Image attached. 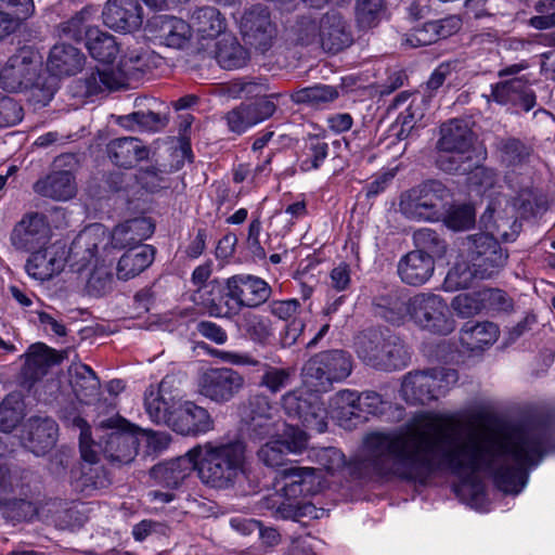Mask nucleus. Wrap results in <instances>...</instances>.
Masks as SVG:
<instances>
[{
  "mask_svg": "<svg viewBox=\"0 0 555 555\" xmlns=\"http://www.w3.org/2000/svg\"><path fill=\"white\" fill-rule=\"evenodd\" d=\"M553 431L550 417H535L519 426L462 435L454 416L427 412L405 428L370 434L365 446L377 474L426 485L435 473L448 469L461 478L454 486L456 495L479 507L485 485L478 473L490 474L504 493L518 494L527 483L528 468L543 459Z\"/></svg>",
  "mask_w": 555,
  "mask_h": 555,
  "instance_id": "nucleus-1",
  "label": "nucleus"
},
{
  "mask_svg": "<svg viewBox=\"0 0 555 555\" xmlns=\"http://www.w3.org/2000/svg\"><path fill=\"white\" fill-rule=\"evenodd\" d=\"M73 425L80 429L79 449L85 462L98 463L103 454L112 463L129 464L138 454L139 428L117 413L96 417L98 441L92 439L87 422L80 416L73 418Z\"/></svg>",
  "mask_w": 555,
  "mask_h": 555,
  "instance_id": "nucleus-2",
  "label": "nucleus"
},
{
  "mask_svg": "<svg viewBox=\"0 0 555 555\" xmlns=\"http://www.w3.org/2000/svg\"><path fill=\"white\" fill-rule=\"evenodd\" d=\"M201 481L215 489L233 488L246 472V443L240 438H222L191 449Z\"/></svg>",
  "mask_w": 555,
  "mask_h": 555,
  "instance_id": "nucleus-3",
  "label": "nucleus"
},
{
  "mask_svg": "<svg viewBox=\"0 0 555 555\" xmlns=\"http://www.w3.org/2000/svg\"><path fill=\"white\" fill-rule=\"evenodd\" d=\"M354 350L364 364L386 372L404 369L411 359L402 339L389 330H364L356 337Z\"/></svg>",
  "mask_w": 555,
  "mask_h": 555,
  "instance_id": "nucleus-4",
  "label": "nucleus"
},
{
  "mask_svg": "<svg viewBox=\"0 0 555 555\" xmlns=\"http://www.w3.org/2000/svg\"><path fill=\"white\" fill-rule=\"evenodd\" d=\"M450 190L438 180H427L400 195L399 210L409 220L436 222L448 211Z\"/></svg>",
  "mask_w": 555,
  "mask_h": 555,
  "instance_id": "nucleus-5",
  "label": "nucleus"
},
{
  "mask_svg": "<svg viewBox=\"0 0 555 555\" xmlns=\"http://www.w3.org/2000/svg\"><path fill=\"white\" fill-rule=\"evenodd\" d=\"M352 357L341 349L321 351L312 356L301 370L306 386L327 392L334 383L345 380L352 372Z\"/></svg>",
  "mask_w": 555,
  "mask_h": 555,
  "instance_id": "nucleus-6",
  "label": "nucleus"
},
{
  "mask_svg": "<svg viewBox=\"0 0 555 555\" xmlns=\"http://www.w3.org/2000/svg\"><path fill=\"white\" fill-rule=\"evenodd\" d=\"M459 380V373L450 367H434L409 372L401 384V393L411 404H427L444 396Z\"/></svg>",
  "mask_w": 555,
  "mask_h": 555,
  "instance_id": "nucleus-7",
  "label": "nucleus"
},
{
  "mask_svg": "<svg viewBox=\"0 0 555 555\" xmlns=\"http://www.w3.org/2000/svg\"><path fill=\"white\" fill-rule=\"evenodd\" d=\"M464 255L474 266L479 280H488L498 275L507 263L508 251L496 237L483 232L467 235L463 241Z\"/></svg>",
  "mask_w": 555,
  "mask_h": 555,
  "instance_id": "nucleus-8",
  "label": "nucleus"
},
{
  "mask_svg": "<svg viewBox=\"0 0 555 555\" xmlns=\"http://www.w3.org/2000/svg\"><path fill=\"white\" fill-rule=\"evenodd\" d=\"M320 392L308 386L286 392L281 399L285 414L289 418L297 420L307 429L317 433L325 431L327 411Z\"/></svg>",
  "mask_w": 555,
  "mask_h": 555,
  "instance_id": "nucleus-9",
  "label": "nucleus"
},
{
  "mask_svg": "<svg viewBox=\"0 0 555 555\" xmlns=\"http://www.w3.org/2000/svg\"><path fill=\"white\" fill-rule=\"evenodd\" d=\"M410 317L433 334L449 335L455 328L449 306L439 295L421 293L410 298Z\"/></svg>",
  "mask_w": 555,
  "mask_h": 555,
  "instance_id": "nucleus-10",
  "label": "nucleus"
},
{
  "mask_svg": "<svg viewBox=\"0 0 555 555\" xmlns=\"http://www.w3.org/2000/svg\"><path fill=\"white\" fill-rule=\"evenodd\" d=\"M199 392L216 403H227L245 386L244 376L231 367H209L199 378Z\"/></svg>",
  "mask_w": 555,
  "mask_h": 555,
  "instance_id": "nucleus-11",
  "label": "nucleus"
},
{
  "mask_svg": "<svg viewBox=\"0 0 555 555\" xmlns=\"http://www.w3.org/2000/svg\"><path fill=\"white\" fill-rule=\"evenodd\" d=\"M318 487L309 482L295 483L283 481L280 491L267 496L263 500V506L272 511L275 518L297 519L304 515V506L300 505L299 499L313 494Z\"/></svg>",
  "mask_w": 555,
  "mask_h": 555,
  "instance_id": "nucleus-12",
  "label": "nucleus"
},
{
  "mask_svg": "<svg viewBox=\"0 0 555 555\" xmlns=\"http://www.w3.org/2000/svg\"><path fill=\"white\" fill-rule=\"evenodd\" d=\"M241 34L245 42L261 53L267 52L276 36L268 8L257 4L247 10L241 18Z\"/></svg>",
  "mask_w": 555,
  "mask_h": 555,
  "instance_id": "nucleus-13",
  "label": "nucleus"
},
{
  "mask_svg": "<svg viewBox=\"0 0 555 555\" xmlns=\"http://www.w3.org/2000/svg\"><path fill=\"white\" fill-rule=\"evenodd\" d=\"M67 258L66 245L55 242L33 251L26 260L25 270L34 280L49 281L64 270Z\"/></svg>",
  "mask_w": 555,
  "mask_h": 555,
  "instance_id": "nucleus-14",
  "label": "nucleus"
},
{
  "mask_svg": "<svg viewBox=\"0 0 555 555\" xmlns=\"http://www.w3.org/2000/svg\"><path fill=\"white\" fill-rule=\"evenodd\" d=\"M181 398L171 390V379L166 376L157 388L150 387L144 395V408L151 421L171 427Z\"/></svg>",
  "mask_w": 555,
  "mask_h": 555,
  "instance_id": "nucleus-15",
  "label": "nucleus"
},
{
  "mask_svg": "<svg viewBox=\"0 0 555 555\" xmlns=\"http://www.w3.org/2000/svg\"><path fill=\"white\" fill-rule=\"evenodd\" d=\"M145 30L153 40L173 49H183L192 36L191 25L173 15H154Z\"/></svg>",
  "mask_w": 555,
  "mask_h": 555,
  "instance_id": "nucleus-16",
  "label": "nucleus"
},
{
  "mask_svg": "<svg viewBox=\"0 0 555 555\" xmlns=\"http://www.w3.org/2000/svg\"><path fill=\"white\" fill-rule=\"evenodd\" d=\"M490 98L500 105H513L525 112L537 105V94L526 75L491 85Z\"/></svg>",
  "mask_w": 555,
  "mask_h": 555,
  "instance_id": "nucleus-17",
  "label": "nucleus"
},
{
  "mask_svg": "<svg viewBox=\"0 0 555 555\" xmlns=\"http://www.w3.org/2000/svg\"><path fill=\"white\" fill-rule=\"evenodd\" d=\"M49 234L50 227L44 215L29 212L14 225L10 241L15 249L29 251L46 245Z\"/></svg>",
  "mask_w": 555,
  "mask_h": 555,
  "instance_id": "nucleus-18",
  "label": "nucleus"
},
{
  "mask_svg": "<svg viewBox=\"0 0 555 555\" xmlns=\"http://www.w3.org/2000/svg\"><path fill=\"white\" fill-rule=\"evenodd\" d=\"M103 23L118 33H133L143 23L139 0H107L102 12Z\"/></svg>",
  "mask_w": 555,
  "mask_h": 555,
  "instance_id": "nucleus-19",
  "label": "nucleus"
},
{
  "mask_svg": "<svg viewBox=\"0 0 555 555\" xmlns=\"http://www.w3.org/2000/svg\"><path fill=\"white\" fill-rule=\"evenodd\" d=\"M231 296L241 308H258L269 300L272 295L271 286L261 278L240 273L227 279Z\"/></svg>",
  "mask_w": 555,
  "mask_h": 555,
  "instance_id": "nucleus-20",
  "label": "nucleus"
},
{
  "mask_svg": "<svg viewBox=\"0 0 555 555\" xmlns=\"http://www.w3.org/2000/svg\"><path fill=\"white\" fill-rule=\"evenodd\" d=\"M276 111V104L268 99L243 102L224 116L229 130L242 134L250 127L270 118Z\"/></svg>",
  "mask_w": 555,
  "mask_h": 555,
  "instance_id": "nucleus-21",
  "label": "nucleus"
},
{
  "mask_svg": "<svg viewBox=\"0 0 555 555\" xmlns=\"http://www.w3.org/2000/svg\"><path fill=\"white\" fill-rule=\"evenodd\" d=\"M215 354L222 361L233 365L257 366V371L262 372L259 385L266 387L272 393L279 392L289 383L291 374L287 369L274 367L268 363H262L248 354L238 352L218 350Z\"/></svg>",
  "mask_w": 555,
  "mask_h": 555,
  "instance_id": "nucleus-22",
  "label": "nucleus"
},
{
  "mask_svg": "<svg viewBox=\"0 0 555 555\" xmlns=\"http://www.w3.org/2000/svg\"><path fill=\"white\" fill-rule=\"evenodd\" d=\"M353 42L350 25L336 11L326 12L321 17L320 48L328 53H338Z\"/></svg>",
  "mask_w": 555,
  "mask_h": 555,
  "instance_id": "nucleus-23",
  "label": "nucleus"
},
{
  "mask_svg": "<svg viewBox=\"0 0 555 555\" xmlns=\"http://www.w3.org/2000/svg\"><path fill=\"white\" fill-rule=\"evenodd\" d=\"M170 428L180 435L196 437L211 430L214 421L206 409L181 400Z\"/></svg>",
  "mask_w": 555,
  "mask_h": 555,
  "instance_id": "nucleus-24",
  "label": "nucleus"
},
{
  "mask_svg": "<svg viewBox=\"0 0 555 555\" xmlns=\"http://www.w3.org/2000/svg\"><path fill=\"white\" fill-rule=\"evenodd\" d=\"M436 149L440 153L467 154L473 147L475 134L469 122L453 118L441 124Z\"/></svg>",
  "mask_w": 555,
  "mask_h": 555,
  "instance_id": "nucleus-25",
  "label": "nucleus"
},
{
  "mask_svg": "<svg viewBox=\"0 0 555 555\" xmlns=\"http://www.w3.org/2000/svg\"><path fill=\"white\" fill-rule=\"evenodd\" d=\"M64 358L63 353L42 343L30 346L21 372L22 385L30 388L35 382L47 374L50 366L60 364Z\"/></svg>",
  "mask_w": 555,
  "mask_h": 555,
  "instance_id": "nucleus-26",
  "label": "nucleus"
},
{
  "mask_svg": "<svg viewBox=\"0 0 555 555\" xmlns=\"http://www.w3.org/2000/svg\"><path fill=\"white\" fill-rule=\"evenodd\" d=\"M108 244V233L100 224L88 227L80 232L73 241L68 251V257L77 259L80 262V269L87 267L95 260L98 264V254L100 247L105 251Z\"/></svg>",
  "mask_w": 555,
  "mask_h": 555,
  "instance_id": "nucleus-27",
  "label": "nucleus"
},
{
  "mask_svg": "<svg viewBox=\"0 0 555 555\" xmlns=\"http://www.w3.org/2000/svg\"><path fill=\"white\" fill-rule=\"evenodd\" d=\"M57 437V425L51 417H30L24 426L22 440L36 455L44 454L51 449Z\"/></svg>",
  "mask_w": 555,
  "mask_h": 555,
  "instance_id": "nucleus-28",
  "label": "nucleus"
},
{
  "mask_svg": "<svg viewBox=\"0 0 555 555\" xmlns=\"http://www.w3.org/2000/svg\"><path fill=\"white\" fill-rule=\"evenodd\" d=\"M36 64L24 53L11 56L0 70V87L9 92H21L36 77Z\"/></svg>",
  "mask_w": 555,
  "mask_h": 555,
  "instance_id": "nucleus-29",
  "label": "nucleus"
},
{
  "mask_svg": "<svg viewBox=\"0 0 555 555\" xmlns=\"http://www.w3.org/2000/svg\"><path fill=\"white\" fill-rule=\"evenodd\" d=\"M155 225L150 218L140 217L127 220L114 228L108 234V242L113 248H134L143 246L142 242L147 240L154 232Z\"/></svg>",
  "mask_w": 555,
  "mask_h": 555,
  "instance_id": "nucleus-30",
  "label": "nucleus"
},
{
  "mask_svg": "<svg viewBox=\"0 0 555 555\" xmlns=\"http://www.w3.org/2000/svg\"><path fill=\"white\" fill-rule=\"evenodd\" d=\"M203 297L211 317L232 319L242 310L238 301L231 296L228 280L223 284L217 280L208 282L204 286Z\"/></svg>",
  "mask_w": 555,
  "mask_h": 555,
  "instance_id": "nucleus-31",
  "label": "nucleus"
},
{
  "mask_svg": "<svg viewBox=\"0 0 555 555\" xmlns=\"http://www.w3.org/2000/svg\"><path fill=\"white\" fill-rule=\"evenodd\" d=\"M398 274L408 285L425 284L434 273L435 260L424 250L416 249L404 255L398 262Z\"/></svg>",
  "mask_w": 555,
  "mask_h": 555,
  "instance_id": "nucleus-32",
  "label": "nucleus"
},
{
  "mask_svg": "<svg viewBox=\"0 0 555 555\" xmlns=\"http://www.w3.org/2000/svg\"><path fill=\"white\" fill-rule=\"evenodd\" d=\"M106 152L116 166L126 169L147 159L150 154L147 146L134 137H122L109 141L106 145Z\"/></svg>",
  "mask_w": 555,
  "mask_h": 555,
  "instance_id": "nucleus-33",
  "label": "nucleus"
},
{
  "mask_svg": "<svg viewBox=\"0 0 555 555\" xmlns=\"http://www.w3.org/2000/svg\"><path fill=\"white\" fill-rule=\"evenodd\" d=\"M193 470L197 472V465L190 449L182 456L155 465L151 470V475L164 486L175 489L178 488Z\"/></svg>",
  "mask_w": 555,
  "mask_h": 555,
  "instance_id": "nucleus-34",
  "label": "nucleus"
},
{
  "mask_svg": "<svg viewBox=\"0 0 555 555\" xmlns=\"http://www.w3.org/2000/svg\"><path fill=\"white\" fill-rule=\"evenodd\" d=\"M86 56L72 44L57 43L53 46L48 57V69L55 76H72L81 70Z\"/></svg>",
  "mask_w": 555,
  "mask_h": 555,
  "instance_id": "nucleus-35",
  "label": "nucleus"
},
{
  "mask_svg": "<svg viewBox=\"0 0 555 555\" xmlns=\"http://www.w3.org/2000/svg\"><path fill=\"white\" fill-rule=\"evenodd\" d=\"M494 151L501 166L512 171L527 165L533 152L529 144L515 137H498Z\"/></svg>",
  "mask_w": 555,
  "mask_h": 555,
  "instance_id": "nucleus-36",
  "label": "nucleus"
},
{
  "mask_svg": "<svg viewBox=\"0 0 555 555\" xmlns=\"http://www.w3.org/2000/svg\"><path fill=\"white\" fill-rule=\"evenodd\" d=\"M35 193L55 201H67L76 193L75 178L70 171H54L34 184Z\"/></svg>",
  "mask_w": 555,
  "mask_h": 555,
  "instance_id": "nucleus-37",
  "label": "nucleus"
},
{
  "mask_svg": "<svg viewBox=\"0 0 555 555\" xmlns=\"http://www.w3.org/2000/svg\"><path fill=\"white\" fill-rule=\"evenodd\" d=\"M500 336L499 326L490 321L464 323L460 331V341L467 350H482L494 344Z\"/></svg>",
  "mask_w": 555,
  "mask_h": 555,
  "instance_id": "nucleus-38",
  "label": "nucleus"
},
{
  "mask_svg": "<svg viewBox=\"0 0 555 555\" xmlns=\"http://www.w3.org/2000/svg\"><path fill=\"white\" fill-rule=\"evenodd\" d=\"M154 255L155 249L151 245L128 248L117 263V278L127 281L137 276L153 262Z\"/></svg>",
  "mask_w": 555,
  "mask_h": 555,
  "instance_id": "nucleus-39",
  "label": "nucleus"
},
{
  "mask_svg": "<svg viewBox=\"0 0 555 555\" xmlns=\"http://www.w3.org/2000/svg\"><path fill=\"white\" fill-rule=\"evenodd\" d=\"M191 30L203 39L216 38L225 30L227 23L220 11L214 7H202L193 11L190 17Z\"/></svg>",
  "mask_w": 555,
  "mask_h": 555,
  "instance_id": "nucleus-40",
  "label": "nucleus"
},
{
  "mask_svg": "<svg viewBox=\"0 0 555 555\" xmlns=\"http://www.w3.org/2000/svg\"><path fill=\"white\" fill-rule=\"evenodd\" d=\"M215 59L220 67L232 70L248 63L249 52L235 37L224 36L216 43Z\"/></svg>",
  "mask_w": 555,
  "mask_h": 555,
  "instance_id": "nucleus-41",
  "label": "nucleus"
},
{
  "mask_svg": "<svg viewBox=\"0 0 555 555\" xmlns=\"http://www.w3.org/2000/svg\"><path fill=\"white\" fill-rule=\"evenodd\" d=\"M70 385L77 399L90 403L100 390V380L94 371L87 364H76L69 369Z\"/></svg>",
  "mask_w": 555,
  "mask_h": 555,
  "instance_id": "nucleus-42",
  "label": "nucleus"
},
{
  "mask_svg": "<svg viewBox=\"0 0 555 555\" xmlns=\"http://www.w3.org/2000/svg\"><path fill=\"white\" fill-rule=\"evenodd\" d=\"M427 108V99L421 93H415L409 106L400 113L391 127L398 140H405L413 133L417 122L425 116Z\"/></svg>",
  "mask_w": 555,
  "mask_h": 555,
  "instance_id": "nucleus-43",
  "label": "nucleus"
},
{
  "mask_svg": "<svg viewBox=\"0 0 555 555\" xmlns=\"http://www.w3.org/2000/svg\"><path fill=\"white\" fill-rule=\"evenodd\" d=\"M480 222L492 237H500L505 242L514 241L518 235L521 224L514 218H504L489 205L480 218Z\"/></svg>",
  "mask_w": 555,
  "mask_h": 555,
  "instance_id": "nucleus-44",
  "label": "nucleus"
},
{
  "mask_svg": "<svg viewBox=\"0 0 555 555\" xmlns=\"http://www.w3.org/2000/svg\"><path fill=\"white\" fill-rule=\"evenodd\" d=\"M86 47L90 55L101 63H113L118 54L115 37L99 28L89 30Z\"/></svg>",
  "mask_w": 555,
  "mask_h": 555,
  "instance_id": "nucleus-45",
  "label": "nucleus"
},
{
  "mask_svg": "<svg viewBox=\"0 0 555 555\" xmlns=\"http://www.w3.org/2000/svg\"><path fill=\"white\" fill-rule=\"evenodd\" d=\"M268 91L269 87L267 85V79L260 77L238 78L232 80L228 85V93L233 98H257L258 100L268 99L273 101V99H279L281 96V93H268Z\"/></svg>",
  "mask_w": 555,
  "mask_h": 555,
  "instance_id": "nucleus-46",
  "label": "nucleus"
},
{
  "mask_svg": "<svg viewBox=\"0 0 555 555\" xmlns=\"http://www.w3.org/2000/svg\"><path fill=\"white\" fill-rule=\"evenodd\" d=\"M321 17L301 15L296 18L288 29L289 39L299 46L320 47Z\"/></svg>",
  "mask_w": 555,
  "mask_h": 555,
  "instance_id": "nucleus-47",
  "label": "nucleus"
},
{
  "mask_svg": "<svg viewBox=\"0 0 555 555\" xmlns=\"http://www.w3.org/2000/svg\"><path fill=\"white\" fill-rule=\"evenodd\" d=\"M86 463L79 470L72 472L73 487L77 491L86 493L107 487L109 480L103 467L93 466L95 463Z\"/></svg>",
  "mask_w": 555,
  "mask_h": 555,
  "instance_id": "nucleus-48",
  "label": "nucleus"
},
{
  "mask_svg": "<svg viewBox=\"0 0 555 555\" xmlns=\"http://www.w3.org/2000/svg\"><path fill=\"white\" fill-rule=\"evenodd\" d=\"M514 207L524 219L543 215L548 209L546 194L539 189H522L514 201Z\"/></svg>",
  "mask_w": 555,
  "mask_h": 555,
  "instance_id": "nucleus-49",
  "label": "nucleus"
},
{
  "mask_svg": "<svg viewBox=\"0 0 555 555\" xmlns=\"http://www.w3.org/2000/svg\"><path fill=\"white\" fill-rule=\"evenodd\" d=\"M330 146L324 138L310 135L299 157V169L302 172L318 170L328 156Z\"/></svg>",
  "mask_w": 555,
  "mask_h": 555,
  "instance_id": "nucleus-50",
  "label": "nucleus"
},
{
  "mask_svg": "<svg viewBox=\"0 0 555 555\" xmlns=\"http://www.w3.org/2000/svg\"><path fill=\"white\" fill-rule=\"evenodd\" d=\"M376 313L392 324H399L406 314L410 315V299L405 301L397 292H391L375 299Z\"/></svg>",
  "mask_w": 555,
  "mask_h": 555,
  "instance_id": "nucleus-51",
  "label": "nucleus"
},
{
  "mask_svg": "<svg viewBox=\"0 0 555 555\" xmlns=\"http://www.w3.org/2000/svg\"><path fill=\"white\" fill-rule=\"evenodd\" d=\"M339 95L337 88L328 85H315L296 91L292 94L293 102L297 104H307L312 107H323L332 103Z\"/></svg>",
  "mask_w": 555,
  "mask_h": 555,
  "instance_id": "nucleus-52",
  "label": "nucleus"
},
{
  "mask_svg": "<svg viewBox=\"0 0 555 555\" xmlns=\"http://www.w3.org/2000/svg\"><path fill=\"white\" fill-rule=\"evenodd\" d=\"M168 122L166 114L154 112L153 109L137 111L119 118L122 127L134 129L135 127L144 131H158Z\"/></svg>",
  "mask_w": 555,
  "mask_h": 555,
  "instance_id": "nucleus-53",
  "label": "nucleus"
},
{
  "mask_svg": "<svg viewBox=\"0 0 555 555\" xmlns=\"http://www.w3.org/2000/svg\"><path fill=\"white\" fill-rule=\"evenodd\" d=\"M83 86L86 95H94L104 91L115 90L119 87V80L115 73L108 68L95 67L79 80Z\"/></svg>",
  "mask_w": 555,
  "mask_h": 555,
  "instance_id": "nucleus-54",
  "label": "nucleus"
},
{
  "mask_svg": "<svg viewBox=\"0 0 555 555\" xmlns=\"http://www.w3.org/2000/svg\"><path fill=\"white\" fill-rule=\"evenodd\" d=\"M95 13V9L92 5H87L77 12L70 20L60 25L61 34L75 41H81L88 39V33L91 27L89 21Z\"/></svg>",
  "mask_w": 555,
  "mask_h": 555,
  "instance_id": "nucleus-55",
  "label": "nucleus"
},
{
  "mask_svg": "<svg viewBox=\"0 0 555 555\" xmlns=\"http://www.w3.org/2000/svg\"><path fill=\"white\" fill-rule=\"evenodd\" d=\"M444 26L438 21L427 22L420 27H415L404 39V44L411 48L429 46L440 38L449 36Z\"/></svg>",
  "mask_w": 555,
  "mask_h": 555,
  "instance_id": "nucleus-56",
  "label": "nucleus"
},
{
  "mask_svg": "<svg viewBox=\"0 0 555 555\" xmlns=\"http://www.w3.org/2000/svg\"><path fill=\"white\" fill-rule=\"evenodd\" d=\"M24 417V403L17 393L8 395L0 403V430L11 433Z\"/></svg>",
  "mask_w": 555,
  "mask_h": 555,
  "instance_id": "nucleus-57",
  "label": "nucleus"
},
{
  "mask_svg": "<svg viewBox=\"0 0 555 555\" xmlns=\"http://www.w3.org/2000/svg\"><path fill=\"white\" fill-rule=\"evenodd\" d=\"M246 430L253 439H264L270 436L279 435L280 427H285L284 422H280L276 415L267 416H245Z\"/></svg>",
  "mask_w": 555,
  "mask_h": 555,
  "instance_id": "nucleus-58",
  "label": "nucleus"
},
{
  "mask_svg": "<svg viewBox=\"0 0 555 555\" xmlns=\"http://www.w3.org/2000/svg\"><path fill=\"white\" fill-rule=\"evenodd\" d=\"M452 309L460 318L468 319L479 314L485 307L482 291L461 293L451 302Z\"/></svg>",
  "mask_w": 555,
  "mask_h": 555,
  "instance_id": "nucleus-59",
  "label": "nucleus"
},
{
  "mask_svg": "<svg viewBox=\"0 0 555 555\" xmlns=\"http://www.w3.org/2000/svg\"><path fill=\"white\" fill-rule=\"evenodd\" d=\"M57 82L53 76H37L25 90L29 92L28 100L35 105L46 106L54 96Z\"/></svg>",
  "mask_w": 555,
  "mask_h": 555,
  "instance_id": "nucleus-60",
  "label": "nucleus"
},
{
  "mask_svg": "<svg viewBox=\"0 0 555 555\" xmlns=\"http://www.w3.org/2000/svg\"><path fill=\"white\" fill-rule=\"evenodd\" d=\"M474 266L465 257L464 260L457 261L448 272L444 284L447 288L460 289L468 288L474 279H478V274L473 270Z\"/></svg>",
  "mask_w": 555,
  "mask_h": 555,
  "instance_id": "nucleus-61",
  "label": "nucleus"
},
{
  "mask_svg": "<svg viewBox=\"0 0 555 555\" xmlns=\"http://www.w3.org/2000/svg\"><path fill=\"white\" fill-rule=\"evenodd\" d=\"M413 240L418 249L426 251L433 258L442 257L447 250V244L439 234L428 228L420 229L414 232Z\"/></svg>",
  "mask_w": 555,
  "mask_h": 555,
  "instance_id": "nucleus-62",
  "label": "nucleus"
},
{
  "mask_svg": "<svg viewBox=\"0 0 555 555\" xmlns=\"http://www.w3.org/2000/svg\"><path fill=\"white\" fill-rule=\"evenodd\" d=\"M243 327L256 343L264 344L272 335L269 319L251 312L244 313Z\"/></svg>",
  "mask_w": 555,
  "mask_h": 555,
  "instance_id": "nucleus-63",
  "label": "nucleus"
},
{
  "mask_svg": "<svg viewBox=\"0 0 555 555\" xmlns=\"http://www.w3.org/2000/svg\"><path fill=\"white\" fill-rule=\"evenodd\" d=\"M112 287L113 275L111 271L104 264H95L86 284L87 293L93 297H102L109 293Z\"/></svg>",
  "mask_w": 555,
  "mask_h": 555,
  "instance_id": "nucleus-64",
  "label": "nucleus"
}]
</instances>
